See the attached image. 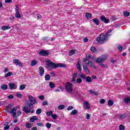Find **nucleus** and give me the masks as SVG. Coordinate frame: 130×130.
Returning a JSON list of instances; mask_svg holds the SVG:
<instances>
[{
  "instance_id": "obj_1",
  "label": "nucleus",
  "mask_w": 130,
  "mask_h": 130,
  "mask_svg": "<svg viewBox=\"0 0 130 130\" xmlns=\"http://www.w3.org/2000/svg\"><path fill=\"white\" fill-rule=\"evenodd\" d=\"M112 32V29H109L105 34L104 33H102L100 35V37H97L95 39L97 43L96 44H104V43H106L107 41H108V37L110 36V34L109 33H111Z\"/></svg>"
},
{
  "instance_id": "obj_2",
  "label": "nucleus",
  "mask_w": 130,
  "mask_h": 130,
  "mask_svg": "<svg viewBox=\"0 0 130 130\" xmlns=\"http://www.w3.org/2000/svg\"><path fill=\"white\" fill-rule=\"evenodd\" d=\"M105 59H106V56H102L98 58L95 60V62H96L97 63H100V66H101L102 68H105V69H107V68H108V67H107V65L103 63H102V62H104V61H105Z\"/></svg>"
},
{
  "instance_id": "obj_3",
  "label": "nucleus",
  "mask_w": 130,
  "mask_h": 130,
  "mask_svg": "<svg viewBox=\"0 0 130 130\" xmlns=\"http://www.w3.org/2000/svg\"><path fill=\"white\" fill-rule=\"evenodd\" d=\"M28 99L30 102H27L28 107L30 108V109H32L34 107V105L36 104V98L33 97L32 95L28 96Z\"/></svg>"
},
{
  "instance_id": "obj_4",
  "label": "nucleus",
  "mask_w": 130,
  "mask_h": 130,
  "mask_svg": "<svg viewBox=\"0 0 130 130\" xmlns=\"http://www.w3.org/2000/svg\"><path fill=\"white\" fill-rule=\"evenodd\" d=\"M48 70H53L57 68V63L53 62L50 60L46 61Z\"/></svg>"
},
{
  "instance_id": "obj_5",
  "label": "nucleus",
  "mask_w": 130,
  "mask_h": 130,
  "mask_svg": "<svg viewBox=\"0 0 130 130\" xmlns=\"http://www.w3.org/2000/svg\"><path fill=\"white\" fill-rule=\"evenodd\" d=\"M65 89L68 93H72L74 85L72 83L68 82L65 85Z\"/></svg>"
},
{
  "instance_id": "obj_6",
  "label": "nucleus",
  "mask_w": 130,
  "mask_h": 130,
  "mask_svg": "<svg viewBox=\"0 0 130 130\" xmlns=\"http://www.w3.org/2000/svg\"><path fill=\"white\" fill-rule=\"evenodd\" d=\"M80 78L82 79V80H86L87 83H91L92 82V78L90 76H86L84 74H81L79 76Z\"/></svg>"
},
{
  "instance_id": "obj_7",
  "label": "nucleus",
  "mask_w": 130,
  "mask_h": 130,
  "mask_svg": "<svg viewBox=\"0 0 130 130\" xmlns=\"http://www.w3.org/2000/svg\"><path fill=\"white\" fill-rule=\"evenodd\" d=\"M41 56H48L49 55V51L47 50H42L39 53Z\"/></svg>"
},
{
  "instance_id": "obj_8",
  "label": "nucleus",
  "mask_w": 130,
  "mask_h": 130,
  "mask_svg": "<svg viewBox=\"0 0 130 130\" xmlns=\"http://www.w3.org/2000/svg\"><path fill=\"white\" fill-rule=\"evenodd\" d=\"M22 110H23V111L25 112V113H30V112H31V113H34L35 112V110H32L31 111V108H30L29 109V106L23 107Z\"/></svg>"
},
{
  "instance_id": "obj_9",
  "label": "nucleus",
  "mask_w": 130,
  "mask_h": 130,
  "mask_svg": "<svg viewBox=\"0 0 130 130\" xmlns=\"http://www.w3.org/2000/svg\"><path fill=\"white\" fill-rule=\"evenodd\" d=\"M17 109H18L17 107H14L10 111V113L12 114V116L13 117H16V115H17Z\"/></svg>"
},
{
  "instance_id": "obj_10",
  "label": "nucleus",
  "mask_w": 130,
  "mask_h": 130,
  "mask_svg": "<svg viewBox=\"0 0 130 130\" xmlns=\"http://www.w3.org/2000/svg\"><path fill=\"white\" fill-rule=\"evenodd\" d=\"M9 87L10 90H16L17 88V84L13 83H9Z\"/></svg>"
},
{
  "instance_id": "obj_11",
  "label": "nucleus",
  "mask_w": 130,
  "mask_h": 130,
  "mask_svg": "<svg viewBox=\"0 0 130 130\" xmlns=\"http://www.w3.org/2000/svg\"><path fill=\"white\" fill-rule=\"evenodd\" d=\"M100 19L102 22H103L105 24H108L109 23V19H106V17L104 15L101 16Z\"/></svg>"
},
{
  "instance_id": "obj_12",
  "label": "nucleus",
  "mask_w": 130,
  "mask_h": 130,
  "mask_svg": "<svg viewBox=\"0 0 130 130\" xmlns=\"http://www.w3.org/2000/svg\"><path fill=\"white\" fill-rule=\"evenodd\" d=\"M13 62H14L15 64H16V66H18V67H23L22 63H21V62H20V60L18 59H15L13 60Z\"/></svg>"
},
{
  "instance_id": "obj_13",
  "label": "nucleus",
  "mask_w": 130,
  "mask_h": 130,
  "mask_svg": "<svg viewBox=\"0 0 130 130\" xmlns=\"http://www.w3.org/2000/svg\"><path fill=\"white\" fill-rule=\"evenodd\" d=\"M39 74L41 77H42L44 75V68L42 66H40L39 68Z\"/></svg>"
},
{
  "instance_id": "obj_14",
  "label": "nucleus",
  "mask_w": 130,
  "mask_h": 130,
  "mask_svg": "<svg viewBox=\"0 0 130 130\" xmlns=\"http://www.w3.org/2000/svg\"><path fill=\"white\" fill-rule=\"evenodd\" d=\"M77 76H78V74L77 73L73 74V78L71 81L73 84H76L77 83V82H76V79H77Z\"/></svg>"
},
{
  "instance_id": "obj_15",
  "label": "nucleus",
  "mask_w": 130,
  "mask_h": 130,
  "mask_svg": "<svg viewBox=\"0 0 130 130\" xmlns=\"http://www.w3.org/2000/svg\"><path fill=\"white\" fill-rule=\"evenodd\" d=\"M81 62H82V61H81V60H79L78 61L77 64H76V67H77L78 70H79V72L82 71V67L81 66Z\"/></svg>"
},
{
  "instance_id": "obj_16",
  "label": "nucleus",
  "mask_w": 130,
  "mask_h": 130,
  "mask_svg": "<svg viewBox=\"0 0 130 130\" xmlns=\"http://www.w3.org/2000/svg\"><path fill=\"white\" fill-rule=\"evenodd\" d=\"M84 107H85L86 109H90V104H89V102L85 101L83 103Z\"/></svg>"
},
{
  "instance_id": "obj_17",
  "label": "nucleus",
  "mask_w": 130,
  "mask_h": 130,
  "mask_svg": "<svg viewBox=\"0 0 130 130\" xmlns=\"http://www.w3.org/2000/svg\"><path fill=\"white\" fill-rule=\"evenodd\" d=\"M36 120H38V117L36 116H34L30 118V122H35Z\"/></svg>"
},
{
  "instance_id": "obj_18",
  "label": "nucleus",
  "mask_w": 130,
  "mask_h": 130,
  "mask_svg": "<svg viewBox=\"0 0 130 130\" xmlns=\"http://www.w3.org/2000/svg\"><path fill=\"white\" fill-rule=\"evenodd\" d=\"M83 71L86 73V74H90V71L89 70V69H88V67H87V65L83 66Z\"/></svg>"
},
{
  "instance_id": "obj_19",
  "label": "nucleus",
  "mask_w": 130,
  "mask_h": 130,
  "mask_svg": "<svg viewBox=\"0 0 130 130\" xmlns=\"http://www.w3.org/2000/svg\"><path fill=\"white\" fill-rule=\"evenodd\" d=\"M87 64L89 66V67H91V68H92L93 69H96V66H95V64L90 61H88V62L87 63Z\"/></svg>"
},
{
  "instance_id": "obj_20",
  "label": "nucleus",
  "mask_w": 130,
  "mask_h": 130,
  "mask_svg": "<svg viewBox=\"0 0 130 130\" xmlns=\"http://www.w3.org/2000/svg\"><path fill=\"white\" fill-rule=\"evenodd\" d=\"M92 22H93V23H94V24H95V25H96L97 26L99 25V24L100 23L99 22V20L96 18H93L92 19Z\"/></svg>"
},
{
  "instance_id": "obj_21",
  "label": "nucleus",
  "mask_w": 130,
  "mask_h": 130,
  "mask_svg": "<svg viewBox=\"0 0 130 130\" xmlns=\"http://www.w3.org/2000/svg\"><path fill=\"white\" fill-rule=\"evenodd\" d=\"M9 29H11V26H3L2 27V30H3V31H6V30H9Z\"/></svg>"
},
{
  "instance_id": "obj_22",
  "label": "nucleus",
  "mask_w": 130,
  "mask_h": 130,
  "mask_svg": "<svg viewBox=\"0 0 130 130\" xmlns=\"http://www.w3.org/2000/svg\"><path fill=\"white\" fill-rule=\"evenodd\" d=\"M37 63H38L37 61L36 60H34L31 61L30 66H31V67H34L35 66H36Z\"/></svg>"
},
{
  "instance_id": "obj_23",
  "label": "nucleus",
  "mask_w": 130,
  "mask_h": 130,
  "mask_svg": "<svg viewBox=\"0 0 130 130\" xmlns=\"http://www.w3.org/2000/svg\"><path fill=\"white\" fill-rule=\"evenodd\" d=\"M123 102L124 103H125L126 104H127L128 103H130V98H127L123 99Z\"/></svg>"
},
{
  "instance_id": "obj_24",
  "label": "nucleus",
  "mask_w": 130,
  "mask_h": 130,
  "mask_svg": "<svg viewBox=\"0 0 130 130\" xmlns=\"http://www.w3.org/2000/svg\"><path fill=\"white\" fill-rule=\"evenodd\" d=\"M49 86H50V88L51 89H54V88H55V84L51 82H49Z\"/></svg>"
},
{
  "instance_id": "obj_25",
  "label": "nucleus",
  "mask_w": 130,
  "mask_h": 130,
  "mask_svg": "<svg viewBox=\"0 0 130 130\" xmlns=\"http://www.w3.org/2000/svg\"><path fill=\"white\" fill-rule=\"evenodd\" d=\"M76 53V50H71L69 51V54L70 56H72V55H74Z\"/></svg>"
},
{
  "instance_id": "obj_26",
  "label": "nucleus",
  "mask_w": 130,
  "mask_h": 130,
  "mask_svg": "<svg viewBox=\"0 0 130 130\" xmlns=\"http://www.w3.org/2000/svg\"><path fill=\"white\" fill-rule=\"evenodd\" d=\"M1 89L2 90H7L8 89V85L7 84H4L1 86Z\"/></svg>"
},
{
  "instance_id": "obj_27",
  "label": "nucleus",
  "mask_w": 130,
  "mask_h": 130,
  "mask_svg": "<svg viewBox=\"0 0 130 130\" xmlns=\"http://www.w3.org/2000/svg\"><path fill=\"white\" fill-rule=\"evenodd\" d=\"M66 67L65 64L57 63V68H66Z\"/></svg>"
},
{
  "instance_id": "obj_28",
  "label": "nucleus",
  "mask_w": 130,
  "mask_h": 130,
  "mask_svg": "<svg viewBox=\"0 0 130 130\" xmlns=\"http://www.w3.org/2000/svg\"><path fill=\"white\" fill-rule=\"evenodd\" d=\"M45 81H50V75L49 74H47L45 76Z\"/></svg>"
},
{
  "instance_id": "obj_29",
  "label": "nucleus",
  "mask_w": 130,
  "mask_h": 130,
  "mask_svg": "<svg viewBox=\"0 0 130 130\" xmlns=\"http://www.w3.org/2000/svg\"><path fill=\"white\" fill-rule=\"evenodd\" d=\"M15 17L17 18V19H20L21 18V14L19 11L15 13Z\"/></svg>"
},
{
  "instance_id": "obj_30",
  "label": "nucleus",
  "mask_w": 130,
  "mask_h": 130,
  "mask_svg": "<svg viewBox=\"0 0 130 130\" xmlns=\"http://www.w3.org/2000/svg\"><path fill=\"white\" fill-rule=\"evenodd\" d=\"M85 17L87 19H89L90 18H92V14L87 12L85 14Z\"/></svg>"
},
{
  "instance_id": "obj_31",
  "label": "nucleus",
  "mask_w": 130,
  "mask_h": 130,
  "mask_svg": "<svg viewBox=\"0 0 130 130\" xmlns=\"http://www.w3.org/2000/svg\"><path fill=\"white\" fill-rule=\"evenodd\" d=\"M90 51H91V52L95 53V52H96V48H95V47L92 46L90 48Z\"/></svg>"
},
{
  "instance_id": "obj_32",
  "label": "nucleus",
  "mask_w": 130,
  "mask_h": 130,
  "mask_svg": "<svg viewBox=\"0 0 130 130\" xmlns=\"http://www.w3.org/2000/svg\"><path fill=\"white\" fill-rule=\"evenodd\" d=\"M78 110H74L71 112V115H75V114H77V113H78Z\"/></svg>"
},
{
  "instance_id": "obj_33",
  "label": "nucleus",
  "mask_w": 130,
  "mask_h": 130,
  "mask_svg": "<svg viewBox=\"0 0 130 130\" xmlns=\"http://www.w3.org/2000/svg\"><path fill=\"white\" fill-rule=\"evenodd\" d=\"M34 17L37 20H39V19H41V18H42V16H41V15H39V14L35 15Z\"/></svg>"
},
{
  "instance_id": "obj_34",
  "label": "nucleus",
  "mask_w": 130,
  "mask_h": 130,
  "mask_svg": "<svg viewBox=\"0 0 130 130\" xmlns=\"http://www.w3.org/2000/svg\"><path fill=\"white\" fill-rule=\"evenodd\" d=\"M12 75H13V73L9 72L8 73H7L5 75V78H8V77H11V76H12Z\"/></svg>"
},
{
  "instance_id": "obj_35",
  "label": "nucleus",
  "mask_w": 130,
  "mask_h": 130,
  "mask_svg": "<svg viewBox=\"0 0 130 130\" xmlns=\"http://www.w3.org/2000/svg\"><path fill=\"white\" fill-rule=\"evenodd\" d=\"M89 92L90 93V94H93L95 96H97V95H98V93H97V92L94 91L92 90H89Z\"/></svg>"
},
{
  "instance_id": "obj_36",
  "label": "nucleus",
  "mask_w": 130,
  "mask_h": 130,
  "mask_svg": "<svg viewBox=\"0 0 130 130\" xmlns=\"http://www.w3.org/2000/svg\"><path fill=\"white\" fill-rule=\"evenodd\" d=\"M123 15L124 17H128L129 16V12L128 11H124Z\"/></svg>"
},
{
  "instance_id": "obj_37",
  "label": "nucleus",
  "mask_w": 130,
  "mask_h": 130,
  "mask_svg": "<svg viewBox=\"0 0 130 130\" xmlns=\"http://www.w3.org/2000/svg\"><path fill=\"white\" fill-rule=\"evenodd\" d=\"M119 117L121 119H123L126 118V115L125 114H122L120 115Z\"/></svg>"
},
{
  "instance_id": "obj_38",
  "label": "nucleus",
  "mask_w": 130,
  "mask_h": 130,
  "mask_svg": "<svg viewBox=\"0 0 130 130\" xmlns=\"http://www.w3.org/2000/svg\"><path fill=\"white\" fill-rule=\"evenodd\" d=\"M7 112H10L11 111V109H12V106L11 105H9L7 108Z\"/></svg>"
},
{
  "instance_id": "obj_39",
  "label": "nucleus",
  "mask_w": 130,
  "mask_h": 130,
  "mask_svg": "<svg viewBox=\"0 0 130 130\" xmlns=\"http://www.w3.org/2000/svg\"><path fill=\"white\" fill-rule=\"evenodd\" d=\"M58 109L59 110H62V109H64V105H60L58 107Z\"/></svg>"
},
{
  "instance_id": "obj_40",
  "label": "nucleus",
  "mask_w": 130,
  "mask_h": 130,
  "mask_svg": "<svg viewBox=\"0 0 130 130\" xmlns=\"http://www.w3.org/2000/svg\"><path fill=\"white\" fill-rule=\"evenodd\" d=\"M113 101L109 100L108 101V105L109 106H112L113 105Z\"/></svg>"
},
{
  "instance_id": "obj_41",
  "label": "nucleus",
  "mask_w": 130,
  "mask_h": 130,
  "mask_svg": "<svg viewBox=\"0 0 130 130\" xmlns=\"http://www.w3.org/2000/svg\"><path fill=\"white\" fill-rule=\"evenodd\" d=\"M42 111V110L41 109H38L36 111V114L38 115H39L41 113V112Z\"/></svg>"
},
{
  "instance_id": "obj_42",
  "label": "nucleus",
  "mask_w": 130,
  "mask_h": 130,
  "mask_svg": "<svg viewBox=\"0 0 130 130\" xmlns=\"http://www.w3.org/2000/svg\"><path fill=\"white\" fill-rule=\"evenodd\" d=\"M25 88H26V85L25 84L21 85L19 88V90H24Z\"/></svg>"
},
{
  "instance_id": "obj_43",
  "label": "nucleus",
  "mask_w": 130,
  "mask_h": 130,
  "mask_svg": "<svg viewBox=\"0 0 130 130\" xmlns=\"http://www.w3.org/2000/svg\"><path fill=\"white\" fill-rule=\"evenodd\" d=\"M53 113V111L47 112L46 115L48 116H51V115L52 116Z\"/></svg>"
},
{
  "instance_id": "obj_44",
  "label": "nucleus",
  "mask_w": 130,
  "mask_h": 130,
  "mask_svg": "<svg viewBox=\"0 0 130 130\" xmlns=\"http://www.w3.org/2000/svg\"><path fill=\"white\" fill-rule=\"evenodd\" d=\"M46 126L47 127V128H48V129H49V128H50V127H51V124H50V123H47L46 124Z\"/></svg>"
},
{
  "instance_id": "obj_45",
  "label": "nucleus",
  "mask_w": 130,
  "mask_h": 130,
  "mask_svg": "<svg viewBox=\"0 0 130 130\" xmlns=\"http://www.w3.org/2000/svg\"><path fill=\"white\" fill-rule=\"evenodd\" d=\"M26 127L27 128H31L32 127V126L31 125V123H27L26 124Z\"/></svg>"
},
{
  "instance_id": "obj_46",
  "label": "nucleus",
  "mask_w": 130,
  "mask_h": 130,
  "mask_svg": "<svg viewBox=\"0 0 130 130\" xmlns=\"http://www.w3.org/2000/svg\"><path fill=\"white\" fill-rule=\"evenodd\" d=\"M42 40L44 42H47V41H48V37H44L42 38Z\"/></svg>"
},
{
  "instance_id": "obj_47",
  "label": "nucleus",
  "mask_w": 130,
  "mask_h": 130,
  "mask_svg": "<svg viewBox=\"0 0 130 130\" xmlns=\"http://www.w3.org/2000/svg\"><path fill=\"white\" fill-rule=\"evenodd\" d=\"M77 84H81L82 83V79L78 78L76 80Z\"/></svg>"
},
{
  "instance_id": "obj_48",
  "label": "nucleus",
  "mask_w": 130,
  "mask_h": 130,
  "mask_svg": "<svg viewBox=\"0 0 130 130\" xmlns=\"http://www.w3.org/2000/svg\"><path fill=\"white\" fill-rule=\"evenodd\" d=\"M119 128L120 130H124L125 129V127L123 125H120L119 126Z\"/></svg>"
},
{
  "instance_id": "obj_49",
  "label": "nucleus",
  "mask_w": 130,
  "mask_h": 130,
  "mask_svg": "<svg viewBox=\"0 0 130 130\" xmlns=\"http://www.w3.org/2000/svg\"><path fill=\"white\" fill-rule=\"evenodd\" d=\"M42 105L45 106V105H48V102L47 101H44L43 102Z\"/></svg>"
},
{
  "instance_id": "obj_50",
  "label": "nucleus",
  "mask_w": 130,
  "mask_h": 130,
  "mask_svg": "<svg viewBox=\"0 0 130 130\" xmlns=\"http://www.w3.org/2000/svg\"><path fill=\"white\" fill-rule=\"evenodd\" d=\"M37 125L38 126H44V124L43 123L41 122V123H37Z\"/></svg>"
},
{
  "instance_id": "obj_51",
  "label": "nucleus",
  "mask_w": 130,
  "mask_h": 130,
  "mask_svg": "<svg viewBox=\"0 0 130 130\" xmlns=\"http://www.w3.org/2000/svg\"><path fill=\"white\" fill-rule=\"evenodd\" d=\"M100 103L101 104H104L105 103V100L101 99L100 101Z\"/></svg>"
},
{
  "instance_id": "obj_52",
  "label": "nucleus",
  "mask_w": 130,
  "mask_h": 130,
  "mask_svg": "<svg viewBox=\"0 0 130 130\" xmlns=\"http://www.w3.org/2000/svg\"><path fill=\"white\" fill-rule=\"evenodd\" d=\"M74 109V107L72 106H69L68 108H67V110L70 111V110H72V109Z\"/></svg>"
},
{
  "instance_id": "obj_53",
  "label": "nucleus",
  "mask_w": 130,
  "mask_h": 130,
  "mask_svg": "<svg viewBox=\"0 0 130 130\" xmlns=\"http://www.w3.org/2000/svg\"><path fill=\"white\" fill-rule=\"evenodd\" d=\"M49 74L51 75V76H52V77H55V76H56V74H55V73L54 72H50Z\"/></svg>"
},
{
  "instance_id": "obj_54",
  "label": "nucleus",
  "mask_w": 130,
  "mask_h": 130,
  "mask_svg": "<svg viewBox=\"0 0 130 130\" xmlns=\"http://www.w3.org/2000/svg\"><path fill=\"white\" fill-rule=\"evenodd\" d=\"M16 96L18 98H22V94L21 93H16Z\"/></svg>"
},
{
  "instance_id": "obj_55",
  "label": "nucleus",
  "mask_w": 130,
  "mask_h": 130,
  "mask_svg": "<svg viewBox=\"0 0 130 130\" xmlns=\"http://www.w3.org/2000/svg\"><path fill=\"white\" fill-rule=\"evenodd\" d=\"M13 1L12 0H5V2L6 3V4H11V3H12Z\"/></svg>"
},
{
  "instance_id": "obj_56",
  "label": "nucleus",
  "mask_w": 130,
  "mask_h": 130,
  "mask_svg": "<svg viewBox=\"0 0 130 130\" xmlns=\"http://www.w3.org/2000/svg\"><path fill=\"white\" fill-rule=\"evenodd\" d=\"M15 20V17L11 16L10 18H9V21H14Z\"/></svg>"
},
{
  "instance_id": "obj_57",
  "label": "nucleus",
  "mask_w": 130,
  "mask_h": 130,
  "mask_svg": "<svg viewBox=\"0 0 130 130\" xmlns=\"http://www.w3.org/2000/svg\"><path fill=\"white\" fill-rule=\"evenodd\" d=\"M39 99L40 100H44V95H40V96H39Z\"/></svg>"
},
{
  "instance_id": "obj_58",
  "label": "nucleus",
  "mask_w": 130,
  "mask_h": 130,
  "mask_svg": "<svg viewBox=\"0 0 130 130\" xmlns=\"http://www.w3.org/2000/svg\"><path fill=\"white\" fill-rule=\"evenodd\" d=\"M15 7V12H19V6L18 5H16Z\"/></svg>"
},
{
  "instance_id": "obj_59",
  "label": "nucleus",
  "mask_w": 130,
  "mask_h": 130,
  "mask_svg": "<svg viewBox=\"0 0 130 130\" xmlns=\"http://www.w3.org/2000/svg\"><path fill=\"white\" fill-rule=\"evenodd\" d=\"M52 117H53V119H56V117H57V115L55 114L52 115Z\"/></svg>"
},
{
  "instance_id": "obj_60",
  "label": "nucleus",
  "mask_w": 130,
  "mask_h": 130,
  "mask_svg": "<svg viewBox=\"0 0 130 130\" xmlns=\"http://www.w3.org/2000/svg\"><path fill=\"white\" fill-rule=\"evenodd\" d=\"M9 128H10V125H7L4 127V129L7 130V129H9Z\"/></svg>"
},
{
  "instance_id": "obj_61",
  "label": "nucleus",
  "mask_w": 130,
  "mask_h": 130,
  "mask_svg": "<svg viewBox=\"0 0 130 130\" xmlns=\"http://www.w3.org/2000/svg\"><path fill=\"white\" fill-rule=\"evenodd\" d=\"M14 98V95L11 94L8 96V99H13Z\"/></svg>"
},
{
  "instance_id": "obj_62",
  "label": "nucleus",
  "mask_w": 130,
  "mask_h": 130,
  "mask_svg": "<svg viewBox=\"0 0 130 130\" xmlns=\"http://www.w3.org/2000/svg\"><path fill=\"white\" fill-rule=\"evenodd\" d=\"M118 49H119V51H122V46H119L118 47Z\"/></svg>"
},
{
  "instance_id": "obj_63",
  "label": "nucleus",
  "mask_w": 130,
  "mask_h": 130,
  "mask_svg": "<svg viewBox=\"0 0 130 130\" xmlns=\"http://www.w3.org/2000/svg\"><path fill=\"white\" fill-rule=\"evenodd\" d=\"M86 119H90V114H86Z\"/></svg>"
},
{
  "instance_id": "obj_64",
  "label": "nucleus",
  "mask_w": 130,
  "mask_h": 130,
  "mask_svg": "<svg viewBox=\"0 0 130 130\" xmlns=\"http://www.w3.org/2000/svg\"><path fill=\"white\" fill-rule=\"evenodd\" d=\"M14 130H20V127L18 126H16L14 127Z\"/></svg>"
}]
</instances>
